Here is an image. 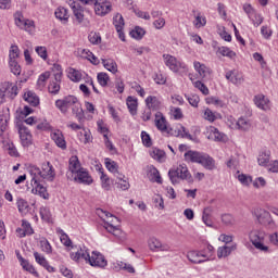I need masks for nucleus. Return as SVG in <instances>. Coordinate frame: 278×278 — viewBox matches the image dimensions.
Returning <instances> with one entry per match:
<instances>
[{
  "instance_id": "1",
  "label": "nucleus",
  "mask_w": 278,
  "mask_h": 278,
  "mask_svg": "<svg viewBox=\"0 0 278 278\" xmlns=\"http://www.w3.org/2000/svg\"><path fill=\"white\" fill-rule=\"evenodd\" d=\"M185 162H192L195 164H201L207 170H214V159L206 153L188 150L185 155Z\"/></svg>"
},
{
  "instance_id": "2",
  "label": "nucleus",
  "mask_w": 278,
  "mask_h": 278,
  "mask_svg": "<svg viewBox=\"0 0 278 278\" xmlns=\"http://www.w3.org/2000/svg\"><path fill=\"white\" fill-rule=\"evenodd\" d=\"M168 177L172 184H177L178 179H186V181H192V175L188 170L186 164L178 165L176 169H169Z\"/></svg>"
},
{
  "instance_id": "3",
  "label": "nucleus",
  "mask_w": 278,
  "mask_h": 278,
  "mask_svg": "<svg viewBox=\"0 0 278 278\" xmlns=\"http://www.w3.org/2000/svg\"><path fill=\"white\" fill-rule=\"evenodd\" d=\"M249 238L255 249L264 251V253L268 251V247L264 245V240L266 238V232H264V230L254 229L250 231Z\"/></svg>"
},
{
  "instance_id": "4",
  "label": "nucleus",
  "mask_w": 278,
  "mask_h": 278,
  "mask_svg": "<svg viewBox=\"0 0 278 278\" xmlns=\"http://www.w3.org/2000/svg\"><path fill=\"white\" fill-rule=\"evenodd\" d=\"M254 216L260 225H264L265 227H269L270 229L275 228V222L270 216V213L264 208H256L254 211Z\"/></svg>"
},
{
  "instance_id": "5",
  "label": "nucleus",
  "mask_w": 278,
  "mask_h": 278,
  "mask_svg": "<svg viewBox=\"0 0 278 278\" xmlns=\"http://www.w3.org/2000/svg\"><path fill=\"white\" fill-rule=\"evenodd\" d=\"M18 94V87L12 83H3L0 85V99H14Z\"/></svg>"
},
{
  "instance_id": "6",
  "label": "nucleus",
  "mask_w": 278,
  "mask_h": 278,
  "mask_svg": "<svg viewBox=\"0 0 278 278\" xmlns=\"http://www.w3.org/2000/svg\"><path fill=\"white\" fill-rule=\"evenodd\" d=\"M13 16H14L16 27H18L20 29H25V31H34V28H35L34 21L25 20V17L23 16V12L17 11L14 13Z\"/></svg>"
},
{
  "instance_id": "7",
  "label": "nucleus",
  "mask_w": 278,
  "mask_h": 278,
  "mask_svg": "<svg viewBox=\"0 0 278 278\" xmlns=\"http://www.w3.org/2000/svg\"><path fill=\"white\" fill-rule=\"evenodd\" d=\"M105 218V229L109 231V233H113V236H121V229H118V226H115L116 223H118V217L112 215L110 212H103Z\"/></svg>"
},
{
  "instance_id": "8",
  "label": "nucleus",
  "mask_w": 278,
  "mask_h": 278,
  "mask_svg": "<svg viewBox=\"0 0 278 278\" xmlns=\"http://www.w3.org/2000/svg\"><path fill=\"white\" fill-rule=\"evenodd\" d=\"M20 56L21 49H18V46L12 45L9 50V68L11 71H21V65L18 64V61H16Z\"/></svg>"
},
{
  "instance_id": "9",
  "label": "nucleus",
  "mask_w": 278,
  "mask_h": 278,
  "mask_svg": "<svg viewBox=\"0 0 278 278\" xmlns=\"http://www.w3.org/2000/svg\"><path fill=\"white\" fill-rule=\"evenodd\" d=\"M77 103V98L75 96H67L61 100L55 101V106L63 113L66 114L70 108H73Z\"/></svg>"
},
{
  "instance_id": "10",
  "label": "nucleus",
  "mask_w": 278,
  "mask_h": 278,
  "mask_svg": "<svg viewBox=\"0 0 278 278\" xmlns=\"http://www.w3.org/2000/svg\"><path fill=\"white\" fill-rule=\"evenodd\" d=\"M88 263L90 264V266H94L97 268H105V266H108V260H105V256L98 251H93L91 253Z\"/></svg>"
},
{
  "instance_id": "11",
  "label": "nucleus",
  "mask_w": 278,
  "mask_h": 278,
  "mask_svg": "<svg viewBox=\"0 0 278 278\" xmlns=\"http://www.w3.org/2000/svg\"><path fill=\"white\" fill-rule=\"evenodd\" d=\"M164 62L170 71H179L186 68V64L177 61V59L170 54H163Z\"/></svg>"
},
{
  "instance_id": "12",
  "label": "nucleus",
  "mask_w": 278,
  "mask_h": 278,
  "mask_svg": "<svg viewBox=\"0 0 278 278\" xmlns=\"http://www.w3.org/2000/svg\"><path fill=\"white\" fill-rule=\"evenodd\" d=\"M94 5V12L98 16H105V14H110L112 12V3L108 1L99 2L96 1Z\"/></svg>"
},
{
  "instance_id": "13",
  "label": "nucleus",
  "mask_w": 278,
  "mask_h": 278,
  "mask_svg": "<svg viewBox=\"0 0 278 278\" xmlns=\"http://www.w3.org/2000/svg\"><path fill=\"white\" fill-rule=\"evenodd\" d=\"M71 9L73 10V14L76 18V21L81 24L84 23V8H81V4L79 2L70 0L68 2Z\"/></svg>"
},
{
  "instance_id": "14",
  "label": "nucleus",
  "mask_w": 278,
  "mask_h": 278,
  "mask_svg": "<svg viewBox=\"0 0 278 278\" xmlns=\"http://www.w3.org/2000/svg\"><path fill=\"white\" fill-rule=\"evenodd\" d=\"M18 134L23 147H29L31 144V132L23 125L18 128Z\"/></svg>"
},
{
  "instance_id": "15",
  "label": "nucleus",
  "mask_w": 278,
  "mask_h": 278,
  "mask_svg": "<svg viewBox=\"0 0 278 278\" xmlns=\"http://www.w3.org/2000/svg\"><path fill=\"white\" fill-rule=\"evenodd\" d=\"M8 121H10V109L4 108L0 111V138L5 129H8Z\"/></svg>"
},
{
  "instance_id": "16",
  "label": "nucleus",
  "mask_w": 278,
  "mask_h": 278,
  "mask_svg": "<svg viewBox=\"0 0 278 278\" xmlns=\"http://www.w3.org/2000/svg\"><path fill=\"white\" fill-rule=\"evenodd\" d=\"M146 105L150 112H157L162 109V101L155 96H150L146 99Z\"/></svg>"
},
{
  "instance_id": "17",
  "label": "nucleus",
  "mask_w": 278,
  "mask_h": 278,
  "mask_svg": "<svg viewBox=\"0 0 278 278\" xmlns=\"http://www.w3.org/2000/svg\"><path fill=\"white\" fill-rule=\"evenodd\" d=\"M75 181H78V184H84L85 186H90V184H92V177L86 169L83 168L76 173Z\"/></svg>"
},
{
  "instance_id": "18",
  "label": "nucleus",
  "mask_w": 278,
  "mask_h": 278,
  "mask_svg": "<svg viewBox=\"0 0 278 278\" xmlns=\"http://www.w3.org/2000/svg\"><path fill=\"white\" fill-rule=\"evenodd\" d=\"M254 103L257 108H260L264 112H268V110H270V105L268 104L270 103V100H268V98H266V96L264 94L255 96Z\"/></svg>"
},
{
  "instance_id": "19",
  "label": "nucleus",
  "mask_w": 278,
  "mask_h": 278,
  "mask_svg": "<svg viewBox=\"0 0 278 278\" xmlns=\"http://www.w3.org/2000/svg\"><path fill=\"white\" fill-rule=\"evenodd\" d=\"M55 177V172L53 170V165L50 162L42 164L41 179H49L53 181Z\"/></svg>"
},
{
  "instance_id": "20",
  "label": "nucleus",
  "mask_w": 278,
  "mask_h": 278,
  "mask_svg": "<svg viewBox=\"0 0 278 278\" xmlns=\"http://www.w3.org/2000/svg\"><path fill=\"white\" fill-rule=\"evenodd\" d=\"M187 257L189 262H191L192 264H203V262H207V260H210V258L203 260L202 257H207V256H205V254L198 251L188 252Z\"/></svg>"
},
{
  "instance_id": "21",
  "label": "nucleus",
  "mask_w": 278,
  "mask_h": 278,
  "mask_svg": "<svg viewBox=\"0 0 278 278\" xmlns=\"http://www.w3.org/2000/svg\"><path fill=\"white\" fill-rule=\"evenodd\" d=\"M34 257H35L37 264H39V266H42L43 268H46V270H48V273H55V267L49 265V262L47 261V258L45 256H42L40 253L34 252Z\"/></svg>"
},
{
  "instance_id": "22",
  "label": "nucleus",
  "mask_w": 278,
  "mask_h": 278,
  "mask_svg": "<svg viewBox=\"0 0 278 278\" xmlns=\"http://www.w3.org/2000/svg\"><path fill=\"white\" fill-rule=\"evenodd\" d=\"M51 138L59 149H62L63 151L66 149V140L64 139V135L61 132V130H55L52 132Z\"/></svg>"
},
{
  "instance_id": "23",
  "label": "nucleus",
  "mask_w": 278,
  "mask_h": 278,
  "mask_svg": "<svg viewBox=\"0 0 278 278\" xmlns=\"http://www.w3.org/2000/svg\"><path fill=\"white\" fill-rule=\"evenodd\" d=\"M226 79L231 81V84H242V81H244V76L242 75V72L230 71L226 73Z\"/></svg>"
},
{
  "instance_id": "24",
  "label": "nucleus",
  "mask_w": 278,
  "mask_h": 278,
  "mask_svg": "<svg viewBox=\"0 0 278 278\" xmlns=\"http://www.w3.org/2000/svg\"><path fill=\"white\" fill-rule=\"evenodd\" d=\"M154 123L159 131H168V126H166V117H164L162 112H156Z\"/></svg>"
},
{
  "instance_id": "25",
  "label": "nucleus",
  "mask_w": 278,
  "mask_h": 278,
  "mask_svg": "<svg viewBox=\"0 0 278 278\" xmlns=\"http://www.w3.org/2000/svg\"><path fill=\"white\" fill-rule=\"evenodd\" d=\"M28 173L33 177L31 178V184H38L40 179H42V170H40V167L36 165H30L28 167Z\"/></svg>"
},
{
  "instance_id": "26",
  "label": "nucleus",
  "mask_w": 278,
  "mask_h": 278,
  "mask_svg": "<svg viewBox=\"0 0 278 278\" xmlns=\"http://www.w3.org/2000/svg\"><path fill=\"white\" fill-rule=\"evenodd\" d=\"M3 149L11 155L12 157H18V151L16 147L10 139L2 140Z\"/></svg>"
},
{
  "instance_id": "27",
  "label": "nucleus",
  "mask_w": 278,
  "mask_h": 278,
  "mask_svg": "<svg viewBox=\"0 0 278 278\" xmlns=\"http://www.w3.org/2000/svg\"><path fill=\"white\" fill-rule=\"evenodd\" d=\"M24 100H26L33 108H38V105H40V98H38L34 91L24 93Z\"/></svg>"
},
{
  "instance_id": "28",
  "label": "nucleus",
  "mask_w": 278,
  "mask_h": 278,
  "mask_svg": "<svg viewBox=\"0 0 278 278\" xmlns=\"http://www.w3.org/2000/svg\"><path fill=\"white\" fill-rule=\"evenodd\" d=\"M34 186L33 192L35 194H39L42 199H49V192H47V188L40 184V181H37V184H31Z\"/></svg>"
},
{
  "instance_id": "29",
  "label": "nucleus",
  "mask_w": 278,
  "mask_h": 278,
  "mask_svg": "<svg viewBox=\"0 0 278 278\" xmlns=\"http://www.w3.org/2000/svg\"><path fill=\"white\" fill-rule=\"evenodd\" d=\"M126 103L131 116H136L138 114V99L129 96Z\"/></svg>"
},
{
  "instance_id": "30",
  "label": "nucleus",
  "mask_w": 278,
  "mask_h": 278,
  "mask_svg": "<svg viewBox=\"0 0 278 278\" xmlns=\"http://www.w3.org/2000/svg\"><path fill=\"white\" fill-rule=\"evenodd\" d=\"M175 136L177 138H179V136H180L181 138H187L188 140H191L192 142L199 143V139L192 137V135H190V132L184 126H180V128L177 131H175Z\"/></svg>"
},
{
  "instance_id": "31",
  "label": "nucleus",
  "mask_w": 278,
  "mask_h": 278,
  "mask_svg": "<svg viewBox=\"0 0 278 278\" xmlns=\"http://www.w3.org/2000/svg\"><path fill=\"white\" fill-rule=\"evenodd\" d=\"M232 251H236V245L232 247H220L217 250V257L220 260L222 257H229L231 255Z\"/></svg>"
},
{
  "instance_id": "32",
  "label": "nucleus",
  "mask_w": 278,
  "mask_h": 278,
  "mask_svg": "<svg viewBox=\"0 0 278 278\" xmlns=\"http://www.w3.org/2000/svg\"><path fill=\"white\" fill-rule=\"evenodd\" d=\"M90 254L88 253V251H84L83 249H80L76 253L71 254V260H73L74 262H79V260H85V262H88Z\"/></svg>"
},
{
  "instance_id": "33",
  "label": "nucleus",
  "mask_w": 278,
  "mask_h": 278,
  "mask_svg": "<svg viewBox=\"0 0 278 278\" xmlns=\"http://www.w3.org/2000/svg\"><path fill=\"white\" fill-rule=\"evenodd\" d=\"M236 127L241 131H249L251 129V121L240 117L236 123Z\"/></svg>"
},
{
  "instance_id": "34",
  "label": "nucleus",
  "mask_w": 278,
  "mask_h": 278,
  "mask_svg": "<svg viewBox=\"0 0 278 278\" xmlns=\"http://www.w3.org/2000/svg\"><path fill=\"white\" fill-rule=\"evenodd\" d=\"M72 112L76 115V118L81 123L84 121V109H81V104L77 100L75 104L72 105Z\"/></svg>"
},
{
  "instance_id": "35",
  "label": "nucleus",
  "mask_w": 278,
  "mask_h": 278,
  "mask_svg": "<svg viewBox=\"0 0 278 278\" xmlns=\"http://www.w3.org/2000/svg\"><path fill=\"white\" fill-rule=\"evenodd\" d=\"M84 168H81V164L79 163V159H77V156H72L70 159V170L71 173H78L80 170H83Z\"/></svg>"
},
{
  "instance_id": "36",
  "label": "nucleus",
  "mask_w": 278,
  "mask_h": 278,
  "mask_svg": "<svg viewBox=\"0 0 278 278\" xmlns=\"http://www.w3.org/2000/svg\"><path fill=\"white\" fill-rule=\"evenodd\" d=\"M16 205L21 214H27V212H29V203L25 199L17 198Z\"/></svg>"
},
{
  "instance_id": "37",
  "label": "nucleus",
  "mask_w": 278,
  "mask_h": 278,
  "mask_svg": "<svg viewBox=\"0 0 278 278\" xmlns=\"http://www.w3.org/2000/svg\"><path fill=\"white\" fill-rule=\"evenodd\" d=\"M113 25H114L116 31H121V29L125 28V18H123L122 14L117 13L113 17Z\"/></svg>"
},
{
  "instance_id": "38",
  "label": "nucleus",
  "mask_w": 278,
  "mask_h": 278,
  "mask_svg": "<svg viewBox=\"0 0 278 278\" xmlns=\"http://www.w3.org/2000/svg\"><path fill=\"white\" fill-rule=\"evenodd\" d=\"M54 15L56 18H59V21H63L64 23L68 21V10L65 8L59 7L55 10Z\"/></svg>"
},
{
  "instance_id": "39",
  "label": "nucleus",
  "mask_w": 278,
  "mask_h": 278,
  "mask_svg": "<svg viewBox=\"0 0 278 278\" xmlns=\"http://www.w3.org/2000/svg\"><path fill=\"white\" fill-rule=\"evenodd\" d=\"M39 244L43 253H47L48 255L53 253V248H51V243H49V240H47V238L41 237L39 239Z\"/></svg>"
},
{
  "instance_id": "40",
  "label": "nucleus",
  "mask_w": 278,
  "mask_h": 278,
  "mask_svg": "<svg viewBox=\"0 0 278 278\" xmlns=\"http://www.w3.org/2000/svg\"><path fill=\"white\" fill-rule=\"evenodd\" d=\"M212 212L213 210L211 206L205 207L203 211L202 220L204 225H206V227H212L213 225L212 218L210 217V214H212Z\"/></svg>"
},
{
  "instance_id": "41",
  "label": "nucleus",
  "mask_w": 278,
  "mask_h": 278,
  "mask_svg": "<svg viewBox=\"0 0 278 278\" xmlns=\"http://www.w3.org/2000/svg\"><path fill=\"white\" fill-rule=\"evenodd\" d=\"M21 266L26 270L27 273H30V275H35V277H38V271H36V268H34V265L29 264V262L25 258H21Z\"/></svg>"
},
{
  "instance_id": "42",
  "label": "nucleus",
  "mask_w": 278,
  "mask_h": 278,
  "mask_svg": "<svg viewBox=\"0 0 278 278\" xmlns=\"http://www.w3.org/2000/svg\"><path fill=\"white\" fill-rule=\"evenodd\" d=\"M102 64L106 71H118V65L113 59H102Z\"/></svg>"
},
{
  "instance_id": "43",
  "label": "nucleus",
  "mask_w": 278,
  "mask_h": 278,
  "mask_svg": "<svg viewBox=\"0 0 278 278\" xmlns=\"http://www.w3.org/2000/svg\"><path fill=\"white\" fill-rule=\"evenodd\" d=\"M148 247L150 251H160L162 249V242L157 238L152 237L148 240Z\"/></svg>"
},
{
  "instance_id": "44",
  "label": "nucleus",
  "mask_w": 278,
  "mask_h": 278,
  "mask_svg": "<svg viewBox=\"0 0 278 278\" xmlns=\"http://www.w3.org/2000/svg\"><path fill=\"white\" fill-rule=\"evenodd\" d=\"M151 157H153V160H156L157 162H163L164 157H166V152H164V150H160V149H153L150 152Z\"/></svg>"
},
{
  "instance_id": "45",
  "label": "nucleus",
  "mask_w": 278,
  "mask_h": 278,
  "mask_svg": "<svg viewBox=\"0 0 278 278\" xmlns=\"http://www.w3.org/2000/svg\"><path fill=\"white\" fill-rule=\"evenodd\" d=\"M217 52H219V54L223 55L224 58H229L230 60H233L236 55V52H233L228 47H219Z\"/></svg>"
},
{
  "instance_id": "46",
  "label": "nucleus",
  "mask_w": 278,
  "mask_h": 278,
  "mask_svg": "<svg viewBox=\"0 0 278 278\" xmlns=\"http://www.w3.org/2000/svg\"><path fill=\"white\" fill-rule=\"evenodd\" d=\"M144 34V29L140 26H136L135 29L130 31L131 38H135L136 40H142Z\"/></svg>"
},
{
  "instance_id": "47",
  "label": "nucleus",
  "mask_w": 278,
  "mask_h": 278,
  "mask_svg": "<svg viewBox=\"0 0 278 278\" xmlns=\"http://www.w3.org/2000/svg\"><path fill=\"white\" fill-rule=\"evenodd\" d=\"M257 160L260 166H266L270 162V152H261Z\"/></svg>"
},
{
  "instance_id": "48",
  "label": "nucleus",
  "mask_w": 278,
  "mask_h": 278,
  "mask_svg": "<svg viewBox=\"0 0 278 278\" xmlns=\"http://www.w3.org/2000/svg\"><path fill=\"white\" fill-rule=\"evenodd\" d=\"M211 136L216 142H220L225 138V134L219 132L218 128L211 127Z\"/></svg>"
},
{
  "instance_id": "49",
  "label": "nucleus",
  "mask_w": 278,
  "mask_h": 278,
  "mask_svg": "<svg viewBox=\"0 0 278 278\" xmlns=\"http://www.w3.org/2000/svg\"><path fill=\"white\" fill-rule=\"evenodd\" d=\"M88 40L91 45H101V35L97 31H91L88 36Z\"/></svg>"
},
{
  "instance_id": "50",
  "label": "nucleus",
  "mask_w": 278,
  "mask_h": 278,
  "mask_svg": "<svg viewBox=\"0 0 278 278\" xmlns=\"http://www.w3.org/2000/svg\"><path fill=\"white\" fill-rule=\"evenodd\" d=\"M149 173L152 177H154V181H156V184L162 182V176H160V170H157V168H155V166L150 165Z\"/></svg>"
},
{
  "instance_id": "51",
  "label": "nucleus",
  "mask_w": 278,
  "mask_h": 278,
  "mask_svg": "<svg viewBox=\"0 0 278 278\" xmlns=\"http://www.w3.org/2000/svg\"><path fill=\"white\" fill-rule=\"evenodd\" d=\"M222 223L226 225L227 227H231L235 225L236 219H233V216L231 214H223L222 215Z\"/></svg>"
},
{
  "instance_id": "52",
  "label": "nucleus",
  "mask_w": 278,
  "mask_h": 278,
  "mask_svg": "<svg viewBox=\"0 0 278 278\" xmlns=\"http://www.w3.org/2000/svg\"><path fill=\"white\" fill-rule=\"evenodd\" d=\"M206 103L216 105V108H225V102L216 97H210L206 99Z\"/></svg>"
},
{
  "instance_id": "53",
  "label": "nucleus",
  "mask_w": 278,
  "mask_h": 278,
  "mask_svg": "<svg viewBox=\"0 0 278 278\" xmlns=\"http://www.w3.org/2000/svg\"><path fill=\"white\" fill-rule=\"evenodd\" d=\"M67 77L68 79H71V81L77 83L84 77V75L81 74L80 71H72V72H68Z\"/></svg>"
},
{
  "instance_id": "54",
  "label": "nucleus",
  "mask_w": 278,
  "mask_h": 278,
  "mask_svg": "<svg viewBox=\"0 0 278 278\" xmlns=\"http://www.w3.org/2000/svg\"><path fill=\"white\" fill-rule=\"evenodd\" d=\"M109 81H110V76L105 72L98 74V83L100 84V86L105 87L108 86Z\"/></svg>"
},
{
  "instance_id": "55",
  "label": "nucleus",
  "mask_w": 278,
  "mask_h": 278,
  "mask_svg": "<svg viewBox=\"0 0 278 278\" xmlns=\"http://www.w3.org/2000/svg\"><path fill=\"white\" fill-rule=\"evenodd\" d=\"M105 167L108 168V170H110V173H116L118 170V165L116 164V162L110 159H105Z\"/></svg>"
},
{
  "instance_id": "56",
  "label": "nucleus",
  "mask_w": 278,
  "mask_h": 278,
  "mask_svg": "<svg viewBox=\"0 0 278 278\" xmlns=\"http://www.w3.org/2000/svg\"><path fill=\"white\" fill-rule=\"evenodd\" d=\"M49 77H51V73L50 72H45L43 74H41L38 78L37 85L39 86V88H45V84L47 81V79H49Z\"/></svg>"
},
{
  "instance_id": "57",
  "label": "nucleus",
  "mask_w": 278,
  "mask_h": 278,
  "mask_svg": "<svg viewBox=\"0 0 278 278\" xmlns=\"http://www.w3.org/2000/svg\"><path fill=\"white\" fill-rule=\"evenodd\" d=\"M153 78L155 84H159L160 86H164V84H166V75L162 74V72H157Z\"/></svg>"
},
{
  "instance_id": "58",
  "label": "nucleus",
  "mask_w": 278,
  "mask_h": 278,
  "mask_svg": "<svg viewBox=\"0 0 278 278\" xmlns=\"http://www.w3.org/2000/svg\"><path fill=\"white\" fill-rule=\"evenodd\" d=\"M101 181H102V188L103 190L109 191L111 186H110V177H108V175H105L103 172H101V177H100Z\"/></svg>"
},
{
  "instance_id": "59",
  "label": "nucleus",
  "mask_w": 278,
  "mask_h": 278,
  "mask_svg": "<svg viewBox=\"0 0 278 278\" xmlns=\"http://www.w3.org/2000/svg\"><path fill=\"white\" fill-rule=\"evenodd\" d=\"M141 140L144 147H151L153 142L151 141V136L147 131H141Z\"/></svg>"
},
{
  "instance_id": "60",
  "label": "nucleus",
  "mask_w": 278,
  "mask_h": 278,
  "mask_svg": "<svg viewBox=\"0 0 278 278\" xmlns=\"http://www.w3.org/2000/svg\"><path fill=\"white\" fill-rule=\"evenodd\" d=\"M237 179L240 181V184H242V186H249V184L253 181V178H251V176H247L244 174H239L237 176Z\"/></svg>"
},
{
  "instance_id": "61",
  "label": "nucleus",
  "mask_w": 278,
  "mask_h": 278,
  "mask_svg": "<svg viewBox=\"0 0 278 278\" xmlns=\"http://www.w3.org/2000/svg\"><path fill=\"white\" fill-rule=\"evenodd\" d=\"M153 203L157 210H164V198L162 195L157 194L153 198Z\"/></svg>"
},
{
  "instance_id": "62",
  "label": "nucleus",
  "mask_w": 278,
  "mask_h": 278,
  "mask_svg": "<svg viewBox=\"0 0 278 278\" xmlns=\"http://www.w3.org/2000/svg\"><path fill=\"white\" fill-rule=\"evenodd\" d=\"M195 88L202 92V94H210V89L205 86V84L201 83V80H197L194 83Z\"/></svg>"
},
{
  "instance_id": "63",
  "label": "nucleus",
  "mask_w": 278,
  "mask_h": 278,
  "mask_svg": "<svg viewBox=\"0 0 278 278\" xmlns=\"http://www.w3.org/2000/svg\"><path fill=\"white\" fill-rule=\"evenodd\" d=\"M48 90L50 94H58V92H60V83L52 81L49 85Z\"/></svg>"
},
{
  "instance_id": "64",
  "label": "nucleus",
  "mask_w": 278,
  "mask_h": 278,
  "mask_svg": "<svg viewBox=\"0 0 278 278\" xmlns=\"http://www.w3.org/2000/svg\"><path fill=\"white\" fill-rule=\"evenodd\" d=\"M243 11L248 15V18H251L256 12L254 8L249 3L243 4Z\"/></svg>"
}]
</instances>
